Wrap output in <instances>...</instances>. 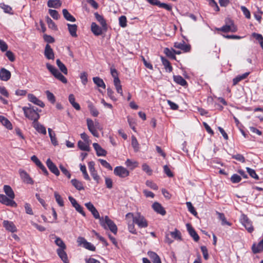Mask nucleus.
<instances>
[{
    "label": "nucleus",
    "mask_w": 263,
    "mask_h": 263,
    "mask_svg": "<svg viewBox=\"0 0 263 263\" xmlns=\"http://www.w3.org/2000/svg\"><path fill=\"white\" fill-rule=\"evenodd\" d=\"M125 217L126 219H132L133 222L137 224L140 228H144L148 226L147 220L140 213H137L135 214L132 213H128L126 214Z\"/></svg>",
    "instance_id": "nucleus-1"
},
{
    "label": "nucleus",
    "mask_w": 263,
    "mask_h": 263,
    "mask_svg": "<svg viewBox=\"0 0 263 263\" xmlns=\"http://www.w3.org/2000/svg\"><path fill=\"white\" fill-rule=\"evenodd\" d=\"M29 107L25 106L23 107L24 115L26 118L30 120L33 121L32 123L38 121L40 116L38 112L37 108L35 109L34 107L29 104Z\"/></svg>",
    "instance_id": "nucleus-2"
},
{
    "label": "nucleus",
    "mask_w": 263,
    "mask_h": 263,
    "mask_svg": "<svg viewBox=\"0 0 263 263\" xmlns=\"http://www.w3.org/2000/svg\"><path fill=\"white\" fill-rule=\"evenodd\" d=\"M100 224L105 230L109 229L114 234H116L118 228L115 222L108 216H105L100 218Z\"/></svg>",
    "instance_id": "nucleus-3"
},
{
    "label": "nucleus",
    "mask_w": 263,
    "mask_h": 263,
    "mask_svg": "<svg viewBox=\"0 0 263 263\" xmlns=\"http://www.w3.org/2000/svg\"><path fill=\"white\" fill-rule=\"evenodd\" d=\"M46 67L55 78L63 83H67L66 78L55 67L49 63H47Z\"/></svg>",
    "instance_id": "nucleus-4"
},
{
    "label": "nucleus",
    "mask_w": 263,
    "mask_h": 263,
    "mask_svg": "<svg viewBox=\"0 0 263 263\" xmlns=\"http://www.w3.org/2000/svg\"><path fill=\"white\" fill-rule=\"evenodd\" d=\"M240 221L249 233H252L254 231V228L252 226V222L247 215L242 214Z\"/></svg>",
    "instance_id": "nucleus-5"
},
{
    "label": "nucleus",
    "mask_w": 263,
    "mask_h": 263,
    "mask_svg": "<svg viewBox=\"0 0 263 263\" xmlns=\"http://www.w3.org/2000/svg\"><path fill=\"white\" fill-rule=\"evenodd\" d=\"M114 174L120 178H125L129 176V172L122 166L116 167L114 170Z\"/></svg>",
    "instance_id": "nucleus-6"
},
{
    "label": "nucleus",
    "mask_w": 263,
    "mask_h": 263,
    "mask_svg": "<svg viewBox=\"0 0 263 263\" xmlns=\"http://www.w3.org/2000/svg\"><path fill=\"white\" fill-rule=\"evenodd\" d=\"M77 242L79 246H83L84 248L88 250L94 251L96 250L95 247L90 242L87 241L84 237H79Z\"/></svg>",
    "instance_id": "nucleus-7"
},
{
    "label": "nucleus",
    "mask_w": 263,
    "mask_h": 263,
    "mask_svg": "<svg viewBox=\"0 0 263 263\" xmlns=\"http://www.w3.org/2000/svg\"><path fill=\"white\" fill-rule=\"evenodd\" d=\"M87 125L88 130L92 134V135L96 137H98L99 133L96 128L97 123L95 124L93 121L91 119H87Z\"/></svg>",
    "instance_id": "nucleus-8"
},
{
    "label": "nucleus",
    "mask_w": 263,
    "mask_h": 263,
    "mask_svg": "<svg viewBox=\"0 0 263 263\" xmlns=\"http://www.w3.org/2000/svg\"><path fill=\"white\" fill-rule=\"evenodd\" d=\"M19 173L21 179L24 182L27 184H33L34 182L29 174L24 170L20 169Z\"/></svg>",
    "instance_id": "nucleus-9"
},
{
    "label": "nucleus",
    "mask_w": 263,
    "mask_h": 263,
    "mask_svg": "<svg viewBox=\"0 0 263 263\" xmlns=\"http://www.w3.org/2000/svg\"><path fill=\"white\" fill-rule=\"evenodd\" d=\"M31 160L43 171L44 175L46 176H48L49 175V173L47 171L46 167L42 163V162L40 161V160L37 158V157L33 155L31 157Z\"/></svg>",
    "instance_id": "nucleus-10"
},
{
    "label": "nucleus",
    "mask_w": 263,
    "mask_h": 263,
    "mask_svg": "<svg viewBox=\"0 0 263 263\" xmlns=\"http://www.w3.org/2000/svg\"><path fill=\"white\" fill-rule=\"evenodd\" d=\"M85 205L87 208V209L91 212V214L93 215V217L96 219H99L100 220V218H101L100 216V214L96 209V208L94 206V205L91 203L90 202L86 203L85 204Z\"/></svg>",
    "instance_id": "nucleus-11"
},
{
    "label": "nucleus",
    "mask_w": 263,
    "mask_h": 263,
    "mask_svg": "<svg viewBox=\"0 0 263 263\" xmlns=\"http://www.w3.org/2000/svg\"><path fill=\"white\" fill-rule=\"evenodd\" d=\"M46 165L49 170L55 175L57 176H59L60 171H59L57 166L55 165L54 163L50 160V159H48L46 161Z\"/></svg>",
    "instance_id": "nucleus-12"
},
{
    "label": "nucleus",
    "mask_w": 263,
    "mask_h": 263,
    "mask_svg": "<svg viewBox=\"0 0 263 263\" xmlns=\"http://www.w3.org/2000/svg\"><path fill=\"white\" fill-rule=\"evenodd\" d=\"M186 227L190 236L193 238V239L196 242H197L199 239V236L196 233L194 229L190 223H187L186 224Z\"/></svg>",
    "instance_id": "nucleus-13"
},
{
    "label": "nucleus",
    "mask_w": 263,
    "mask_h": 263,
    "mask_svg": "<svg viewBox=\"0 0 263 263\" xmlns=\"http://www.w3.org/2000/svg\"><path fill=\"white\" fill-rule=\"evenodd\" d=\"M230 25H226L223 26L220 28L218 29V30L221 31L223 32H234L236 31V28L234 25L233 23L230 20Z\"/></svg>",
    "instance_id": "nucleus-14"
},
{
    "label": "nucleus",
    "mask_w": 263,
    "mask_h": 263,
    "mask_svg": "<svg viewBox=\"0 0 263 263\" xmlns=\"http://www.w3.org/2000/svg\"><path fill=\"white\" fill-rule=\"evenodd\" d=\"M11 78V72L5 68L0 70V79L4 81H7Z\"/></svg>",
    "instance_id": "nucleus-15"
},
{
    "label": "nucleus",
    "mask_w": 263,
    "mask_h": 263,
    "mask_svg": "<svg viewBox=\"0 0 263 263\" xmlns=\"http://www.w3.org/2000/svg\"><path fill=\"white\" fill-rule=\"evenodd\" d=\"M4 227L11 232H16L17 229L14 224L12 221L4 220L3 222Z\"/></svg>",
    "instance_id": "nucleus-16"
},
{
    "label": "nucleus",
    "mask_w": 263,
    "mask_h": 263,
    "mask_svg": "<svg viewBox=\"0 0 263 263\" xmlns=\"http://www.w3.org/2000/svg\"><path fill=\"white\" fill-rule=\"evenodd\" d=\"M28 99L30 102H31L34 104L37 105L41 107H44L45 106L44 103L41 100L37 98L33 94H28Z\"/></svg>",
    "instance_id": "nucleus-17"
},
{
    "label": "nucleus",
    "mask_w": 263,
    "mask_h": 263,
    "mask_svg": "<svg viewBox=\"0 0 263 263\" xmlns=\"http://www.w3.org/2000/svg\"><path fill=\"white\" fill-rule=\"evenodd\" d=\"M44 55L49 60H53L54 58L53 49L49 44H47L45 46Z\"/></svg>",
    "instance_id": "nucleus-18"
},
{
    "label": "nucleus",
    "mask_w": 263,
    "mask_h": 263,
    "mask_svg": "<svg viewBox=\"0 0 263 263\" xmlns=\"http://www.w3.org/2000/svg\"><path fill=\"white\" fill-rule=\"evenodd\" d=\"M152 208L156 212L161 215L163 216L166 214V211L157 202H155L153 204Z\"/></svg>",
    "instance_id": "nucleus-19"
},
{
    "label": "nucleus",
    "mask_w": 263,
    "mask_h": 263,
    "mask_svg": "<svg viewBox=\"0 0 263 263\" xmlns=\"http://www.w3.org/2000/svg\"><path fill=\"white\" fill-rule=\"evenodd\" d=\"M32 126L35 129V130L39 133L43 135L46 134V129L44 125L40 124L38 121L32 123Z\"/></svg>",
    "instance_id": "nucleus-20"
},
{
    "label": "nucleus",
    "mask_w": 263,
    "mask_h": 263,
    "mask_svg": "<svg viewBox=\"0 0 263 263\" xmlns=\"http://www.w3.org/2000/svg\"><path fill=\"white\" fill-rule=\"evenodd\" d=\"M92 145L94 149L96 151V154L98 156H106L107 154L106 151L103 148H102L99 144L97 143H93Z\"/></svg>",
    "instance_id": "nucleus-21"
},
{
    "label": "nucleus",
    "mask_w": 263,
    "mask_h": 263,
    "mask_svg": "<svg viewBox=\"0 0 263 263\" xmlns=\"http://www.w3.org/2000/svg\"><path fill=\"white\" fill-rule=\"evenodd\" d=\"M174 47L176 48L180 49L184 52L189 51L190 50V46L186 44L184 41L180 43H175Z\"/></svg>",
    "instance_id": "nucleus-22"
},
{
    "label": "nucleus",
    "mask_w": 263,
    "mask_h": 263,
    "mask_svg": "<svg viewBox=\"0 0 263 263\" xmlns=\"http://www.w3.org/2000/svg\"><path fill=\"white\" fill-rule=\"evenodd\" d=\"M252 250L254 254L261 252L263 250V238L257 245L254 243L252 246Z\"/></svg>",
    "instance_id": "nucleus-23"
},
{
    "label": "nucleus",
    "mask_w": 263,
    "mask_h": 263,
    "mask_svg": "<svg viewBox=\"0 0 263 263\" xmlns=\"http://www.w3.org/2000/svg\"><path fill=\"white\" fill-rule=\"evenodd\" d=\"M66 249H58L57 252L64 263H68L69 261L67 257V255L65 251Z\"/></svg>",
    "instance_id": "nucleus-24"
},
{
    "label": "nucleus",
    "mask_w": 263,
    "mask_h": 263,
    "mask_svg": "<svg viewBox=\"0 0 263 263\" xmlns=\"http://www.w3.org/2000/svg\"><path fill=\"white\" fill-rule=\"evenodd\" d=\"M147 255L153 263H161L160 257L154 252L148 251Z\"/></svg>",
    "instance_id": "nucleus-25"
},
{
    "label": "nucleus",
    "mask_w": 263,
    "mask_h": 263,
    "mask_svg": "<svg viewBox=\"0 0 263 263\" xmlns=\"http://www.w3.org/2000/svg\"><path fill=\"white\" fill-rule=\"evenodd\" d=\"M91 30L96 35H100L102 33V29L96 23H92Z\"/></svg>",
    "instance_id": "nucleus-26"
},
{
    "label": "nucleus",
    "mask_w": 263,
    "mask_h": 263,
    "mask_svg": "<svg viewBox=\"0 0 263 263\" xmlns=\"http://www.w3.org/2000/svg\"><path fill=\"white\" fill-rule=\"evenodd\" d=\"M4 191L5 194L11 199H13L15 197V195L12 188L8 185H5L4 186Z\"/></svg>",
    "instance_id": "nucleus-27"
},
{
    "label": "nucleus",
    "mask_w": 263,
    "mask_h": 263,
    "mask_svg": "<svg viewBox=\"0 0 263 263\" xmlns=\"http://www.w3.org/2000/svg\"><path fill=\"white\" fill-rule=\"evenodd\" d=\"M61 5L60 0H49L47 2V6L50 8H58Z\"/></svg>",
    "instance_id": "nucleus-28"
},
{
    "label": "nucleus",
    "mask_w": 263,
    "mask_h": 263,
    "mask_svg": "<svg viewBox=\"0 0 263 263\" xmlns=\"http://www.w3.org/2000/svg\"><path fill=\"white\" fill-rule=\"evenodd\" d=\"M0 122L9 129H12V125L11 122L4 116L0 115Z\"/></svg>",
    "instance_id": "nucleus-29"
},
{
    "label": "nucleus",
    "mask_w": 263,
    "mask_h": 263,
    "mask_svg": "<svg viewBox=\"0 0 263 263\" xmlns=\"http://www.w3.org/2000/svg\"><path fill=\"white\" fill-rule=\"evenodd\" d=\"M68 31L70 35L73 37H77V26L76 24H67Z\"/></svg>",
    "instance_id": "nucleus-30"
},
{
    "label": "nucleus",
    "mask_w": 263,
    "mask_h": 263,
    "mask_svg": "<svg viewBox=\"0 0 263 263\" xmlns=\"http://www.w3.org/2000/svg\"><path fill=\"white\" fill-rule=\"evenodd\" d=\"M64 18L68 21L74 22L76 20L74 16H73L67 9H64L62 10Z\"/></svg>",
    "instance_id": "nucleus-31"
},
{
    "label": "nucleus",
    "mask_w": 263,
    "mask_h": 263,
    "mask_svg": "<svg viewBox=\"0 0 263 263\" xmlns=\"http://www.w3.org/2000/svg\"><path fill=\"white\" fill-rule=\"evenodd\" d=\"M173 79L177 84L182 86L187 85V82L180 76H174Z\"/></svg>",
    "instance_id": "nucleus-32"
},
{
    "label": "nucleus",
    "mask_w": 263,
    "mask_h": 263,
    "mask_svg": "<svg viewBox=\"0 0 263 263\" xmlns=\"http://www.w3.org/2000/svg\"><path fill=\"white\" fill-rule=\"evenodd\" d=\"M68 100L72 106L77 110H79L81 109L80 105L75 102V98L73 94H70L69 96Z\"/></svg>",
    "instance_id": "nucleus-33"
},
{
    "label": "nucleus",
    "mask_w": 263,
    "mask_h": 263,
    "mask_svg": "<svg viewBox=\"0 0 263 263\" xmlns=\"http://www.w3.org/2000/svg\"><path fill=\"white\" fill-rule=\"evenodd\" d=\"M216 214L218 216V219L221 221V224L222 225H225V224H227L228 226H231V223L230 222H228L227 220V219H226V218L225 217V216H224L223 213H220V212H217V211H216Z\"/></svg>",
    "instance_id": "nucleus-34"
},
{
    "label": "nucleus",
    "mask_w": 263,
    "mask_h": 263,
    "mask_svg": "<svg viewBox=\"0 0 263 263\" xmlns=\"http://www.w3.org/2000/svg\"><path fill=\"white\" fill-rule=\"evenodd\" d=\"M56 63L61 72L64 74H67L68 70L65 65L60 61V59L57 60Z\"/></svg>",
    "instance_id": "nucleus-35"
},
{
    "label": "nucleus",
    "mask_w": 263,
    "mask_h": 263,
    "mask_svg": "<svg viewBox=\"0 0 263 263\" xmlns=\"http://www.w3.org/2000/svg\"><path fill=\"white\" fill-rule=\"evenodd\" d=\"M93 81L94 83L99 87H102L104 89L105 88V84L103 80L99 77H93Z\"/></svg>",
    "instance_id": "nucleus-36"
},
{
    "label": "nucleus",
    "mask_w": 263,
    "mask_h": 263,
    "mask_svg": "<svg viewBox=\"0 0 263 263\" xmlns=\"http://www.w3.org/2000/svg\"><path fill=\"white\" fill-rule=\"evenodd\" d=\"M88 107L89 109L90 114L92 116L97 117L99 115V111H98L97 109L93 106L91 102H88Z\"/></svg>",
    "instance_id": "nucleus-37"
},
{
    "label": "nucleus",
    "mask_w": 263,
    "mask_h": 263,
    "mask_svg": "<svg viewBox=\"0 0 263 263\" xmlns=\"http://www.w3.org/2000/svg\"><path fill=\"white\" fill-rule=\"evenodd\" d=\"M161 61L166 71L171 72L173 70V68L170 62L167 59L162 57H161Z\"/></svg>",
    "instance_id": "nucleus-38"
},
{
    "label": "nucleus",
    "mask_w": 263,
    "mask_h": 263,
    "mask_svg": "<svg viewBox=\"0 0 263 263\" xmlns=\"http://www.w3.org/2000/svg\"><path fill=\"white\" fill-rule=\"evenodd\" d=\"M249 72H246L242 75H239L233 79V85H236L239 82L241 81V80L245 79L249 74Z\"/></svg>",
    "instance_id": "nucleus-39"
},
{
    "label": "nucleus",
    "mask_w": 263,
    "mask_h": 263,
    "mask_svg": "<svg viewBox=\"0 0 263 263\" xmlns=\"http://www.w3.org/2000/svg\"><path fill=\"white\" fill-rule=\"evenodd\" d=\"M126 165L129 167L131 170H133L135 168L138 167V162L136 161H133L130 159H127L125 161Z\"/></svg>",
    "instance_id": "nucleus-40"
},
{
    "label": "nucleus",
    "mask_w": 263,
    "mask_h": 263,
    "mask_svg": "<svg viewBox=\"0 0 263 263\" xmlns=\"http://www.w3.org/2000/svg\"><path fill=\"white\" fill-rule=\"evenodd\" d=\"M71 182L72 185H73L77 190L79 191L84 190L83 184L79 180L73 179L71 180Z\"/></svg>",
    "instance_id": "nucleus-41"
},
{
    "label": "nucleus",
    "mask_w": 263,
    "mask_h": 263,
    "mask_svg": "<svg viewBox=\"0 0 263 263\" xmlns=\"http://www.w3.org/2000/svg\"><path fill=\"white\" fill-rule=\"evenodd\" d=\"M95 15L96 20L100 23L101 26L103 28H106L107 24L103 17L102 15L99 14L98 13H95Z\"/></svg>",
    "instance_id": "nucleus-42"
},
{
    "label": "nucleus",
    "mask_w": 263,
    "mask_h": 263,
    "mask_svg": "<svg viewBox=\"0 0 263 263\" xmlns=\"http://www.w3.org/2000/svg\"><path fill=\"white\" fill-rule=\"evenodd\" d=\"M130 219H126L127 224H128V229L131 233L136 234V230L135 228V226H134L135 222H133V220L132 221Z\"/></svg>",
    "instance_id": "nucleus-43"
},
{
    "label": "nucleus",
    "mask_w": 263,
    "mask_h": 263,
    "mask_svg": "<svg viewBox=\"0 0 263 263\" xmlns=\"http://www.w3.org/2000/svg\"><path fill=\"white\" fill-rule=\"evenodd\" d=\"M46 22L48 24V27L49 28H51L54 30H57V27L55 25V23L48 16L46 17Z\"/></svg>",
    "instance_id": "nucleus-44"
},
{
    "label": "nucleus",
    "mask_w": 263,
    "mask_h": 263,
    "mask_svg": "<svg viewBox=\"0 0 263 263\" xmlns=\"http://www.w3.org/2000/svg\"><path fill=\"white\" fill-rule=\"evenodd\" d=\"M55 243L56 245L59 246L60 248L59 249H66V246L64 243V241L60 238L57 236H55Z\"/></svg>",
    "instance_id": "nucleus-45"
},
{
    "label": "nucleus",
    "mask_w": 263,
    "mask_h": 263,
    "mask_svg": "<svg viewBox=\"0 0 263 263\" xmlns=\"http://www.w3.org/2000/svg\"><path fill=\"white\" fill-rule=\"evenodd\" d=\"M252 35L258 41L261 47L263 49V36L262 35L257 33H253Z\"/></svg>",
    "instance_id": "nucleus-46"
},
{
    "label": "nucleus",
    "mask_w": 263,
    "mask_h": 263,
    "mask_svg": "<svg viewBox=\"0 0 263 263\" xmlns=\"http://www.w3.org/2000/svg\"><path fill=\"white\" fill-rule=\"evenodd\" d=\"M170 234L174 239L179 240H181V233L176 229L174 231L171 232Z\"/></svg>",
    "instance_id": "nucleus-47"
},
{
    "label": "nucleus",
    "mask_w": 263,
    "mask_h": 263,
    "mask_svg": "<svg viewBox=\"0 0 263 263\" xmlns=\"http://www.w3.org/2000/svg\"><path fill=\"white\" fill-rule=\"evenodd\" d=\"M78 145L79 148L82 151H89L90 149L88 144L81 141L78 142Z\"/></svg>",
    "instance_id": "nucleus-48"
},
{
    "label": "nucleus",
    "mask_w": 263,
    "mask_h": 263,
    "mask_svg": "<svg viewBox=\"0 0 263 263\" xmlns=\"http://www.w3.org/2000/svg\"><path fill=\"white\" fill-rule=\"evenodd\" d=\"M54 195L58 204L60 206H64V201L61 195L57 192H54Z\"/></svg>",
    "instance_id": "nucleus-49"
},
{
    "label": "nucleus",
    "mask_w": 263,
    "mask_h": 263,
    "mask_svg": "<svg viewBox=\"0 0 263 263\" xmlns=\"http://www.w3.org/2000/svg\"><path fill=\"white\" fill-rule=\"evenodd\" d=\"M246 170H247V172L248 173V174L251 177H252L253 178H254L256 180L259 179V177L256 174L254 170L251 168L250 167H246Z\"/></svg>",
    "instance_id": "nucleus-50"
},
{
    "label": "nucleus",
    "mask_w": 263,
    "mask_h": 263,
    "mask_svg": "<svg viewBox=\"0 0 263 263\" xmlns=\"http://www.w3.org/2000/svg\"><path fill=\"white\" fill-rule=\"evenodd\" d=\"M0 7L3 9L5 13L13 14V12H12V8L10 6L7 5L4 3H1L0 4Z\"/></svg>",
    "instance_id": "nucleus-51"
},
{
    "label": "nucleus",
    "mask_w": 263,
    "mask_h": 263,
    "mask_svg": "<svg viewBox=\"0 0 263 263\" xmlns=\"http://www.w3.org/2000/svg\"><path fill=\"white\" fill-rule=\"evenodd\" d=\"M80 170L83 173L84 179L86 180L90 181V179L88 174L87 173L85 165L81 164Z\"/></svg>",
    "instance_id": "nucleus-52"
},
{
    "label": "nucleus",
    "mask_w": 263,
    "mask_h": 263,
    "mask_svg": "<svg viewBox=\"0 0 263 263\" xmlns=\"http://www.w3.org/2000/svg\"><path fill=\"white\" fill-rule=\"evenodd\" d=\"M47 99L51 103L54 104L55 102V98L54 95L50 92L49 90L46 91Z\"/></svg>",
    "instance_id": "nucleus-53"
},
{
    "label": "nucleus",
    "mask_w": 263,
    "mask_h": 263,
    "mask_svg": "<svg viewBox=\"0 0 263 263\" xmlns=\"http://www.w3.org/2000/svg\"><path fill=\"white\" fill-rule=\"evenodd\" d=\"M142 170L145 172L148 175H151L153 173L152 170L150 167L146 164L144 163L142 165Z\"/></svg>",
    "instance_id": "nucleus-54"
},
{
    "label": "nucleus",
    "mask_w": 263,
    "mask_h": 263,
    "mask_svg": "<svg viewBox=\"0 0 263 263\" xmlns=\"http://www.w3.org/2000/svg\"><path fill=\"white\" fill-rule=\"evenodd\" d=\"M119 25L121 27L124 28L127 26V20L126 17L124 15L121 16L119 18Z\"/></svg>",
    "instance_id": "nucleus-55"
},
{
    "label": "nucleus",
    "mask_w": 263,
    "mask_h": 263,
    "mask_svg": "<svg viewBox=\"0 0 263 263\" xmlns=\"http://www.w3.org/2000/svg\"><path fill=\"white\" fill-rule=\"evenodd\" d=\"M186 206L187 207L188 210L193 214L194 215L196 216L197 214V212L195 210L194 207L193 206L191 202H187L186 203Z\"/></svg>",
    "instance_id": "nucleus-56"
},
{
    "label": "nucleus",
    "mask_w": 263,
    "mask_h": 263,
    "mask_svg": "<svg viewBox=\"0 0 263 263\" xmlns=\"http://www.w3.org/2000/svg\"><path fill=\"white\" fill-rule=\"evenodd\" d=\"M49 13L50 16L55 20H58L60 17V15L58 12L55 10L49 9Z\"/></svg>",
    "instance_id": "nucleus-57"
},
{
    "label": "nucleus",
    "mask_w": 263,
    "mask_h": 263,
    "mask_svg": "<svg viewBox=\"0 0 263 263\" xmlns=\"http://www.w3.org/2000/svg\"><path fill=\"white\" fill-rule=\"evenodd\" d=\"M3 204L12 207H15L17 206V204L16 203V202L13 199H11L10 198H8L6 201Z\"/></svg>",
    "instance_id": "nucleus-58"
},
{
    "label": "nucleus",
    "mask_w": 263,
    "mask_h": 263,
    "mask_svg": "<svg viewBox=\"0 0 263 263\" xmlns=\"http://www.w3.org/2000/svg\"><path fill=\"white\" fill-rule=\"evenodd\" d=\"M241 180V178L240 176L237 174H233L231 178V181L233 183H236L239 182Z\"/></svg>",
    "instance_id": "nucleus-59"
},
{
    "label": "nucleus",
    "mask_w": 263,
    "mask_h": 263,
    "mask_svg": "<svg viewBox=\"0 0 263 263\" xmlns=\"http://www.w3.org/2000/svg\"><path fill=\"white\" fill-rule=\"evenodd\" d=\"M99 161H100L101 165L103 166H104V167H105L110 171H111L112 170V166L106 160H103V159H99Z\"/></svg>",
    "instance_id": "nucleus-60"
},
{
    "label": "nucleus",
    "mask_w": 263,
    "mask_h": 263,
    "mask_svg": "<svg viewBox=\"0 0 263 263\" xmlns=\"http://www.w3.org/2000/svg\"><path fill=\"white\" fill-rule=\"evenodd\" d=\"M132 145L136 151L138 150L139 144L136 138L134 136L132 137Z\"/></svg>",
    "instance_id": "nucleus-61"
},
{
    "label": "nucleus",
    "mask_w": 263,
    "mask_h": 263,
    "mask_svg": "<svg viewBox=\"0 0 263 263\" xmlns=\"http://www.w3.org/2000/svg\"><path fill=\"white\" fill-rule=\"evenodd\" d=\"M146 185L153 190H157L158 189V187L157 184L152 181L147 180L146 181Z\"/></svg>",
    "instance_id": "nucleus-62"
},
{
    "label": "nucleus",
    "mask_w": 263,
    "mask_h": 263,
    "mask_svg": "<svg viewBox=\"0 0 263 263\" xmlns=\"http://www.w3.org/2000/svg\"><path fill=\"white\" fill-rule=\"evenodd\" d=\"M200 249L203 254V258L205 260H208L209 258V254L206 247L205 246H201Z\"/></svg>",
    "instance_id": "nucleus-63"
},
{
    "label": "nucleus",
    "mask_w": 263,
    "mask_h": 263,
    "mask_svg": "<svg viewBox=\"0 0 263 263\" xmlns=\"http://www.w3.org/2000/svg\"><path fill=\"white\" fill-rule=\"evenodd\" d=\"M80 78L82 81V83L84 85H85L87 83V74L86 72H83L81 73Z\"/></svg>",
    "instance_id": "nucleus-64"
}]
</instances>
